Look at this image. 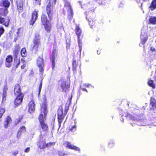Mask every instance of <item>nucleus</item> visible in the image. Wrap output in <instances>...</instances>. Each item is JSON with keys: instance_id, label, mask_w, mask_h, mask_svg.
Returning a JSON list of instances; mask_svg holds the SVG:
<instances>
[{"instance_id": "f257e3e1", "label": "nucleus", "mask_w": 156, "mask_h": 156, "mask_svg": "<svg viewBox=\"0 0 156 156\" xmlns=\"http://www.w3.org/2000/svg\"><path fill=\"white\" fill-rule=\"evenodd\" d=\"M33 43L31 45L30 49L31 51H36L40 44V36L39 34H36L34 38Z\"/></svg>"}, {"instance_id": "f03ea898", "label": "nucleus", "mask_w": 156, "mask_h": 156, "mask_svg": "<svg viewBox=\"0 0 156 156\" xmlns=\"http://www.w3.org/2000/svg\"><path fill=\"white\" fill-rule=\"evenodd\" d=\"M41 20L45 30L47 31H49L51 29V24L48 20L47 16L45 15H42Z\"/></svg>"}, {"instance_id": "7ed1b4c3", "label": "nucleus", "mask_w": 156, "mask_h": 156, "mask_svg": "<svg viewBox=\"0 0 156 156\" xmlns=\"http://www.w3.org/2000/svg\"><path fill=\"white\" fill-rule=\"evenodd\" d=\"M41 114L39 117L40 122H44L45 116L47 113V107L46 105L45 104H42L41 106Z\"/></svg>"}, {"instance_id": "20e7f679", "label": "nucleus", "mask_w": 156, "mask_h": 156, "mask_svg": "<svg viewBox=\"0 0 156 156\" xmlns=\"http://www.w3.org/2000/svg\"><path fill=\"white\" fill-rule=\"evenodd\" d=\"M54 5V2L53 3V0H50L49 3L47 7V13L50 19L53 13V5Z\"/></svg>"}, {"instance_id": "39448f33", "label": "nucleus", "mask_w": 156, "mask_h": 156, "mask_svg": "<svg viewBox=\"0 0 156 156\" xmlns=\"http://www.w3.org/2000/svg\"><path fill=\"white\" fill-rule=\"evenodd\" d=\"M65 6L67 8L68 18L70 19H71L73 15V9L70 6V3L67 1H65Z\"/></svg>"}, {"instance_id": "423d86ee", "label": "nucleus", "mask_w": 156, "mask_h": 156, "mask_svg": "<svg viewBox=\"0 0 156 156\" xmlns=\"http://www.w3.org/2000/svg\"><path fill=\"white\" fill-rule=\"evenodd\" d=\"M59 87L58 89L60 91H66L67 89L69 88L68 85L66 84V83L64 81H61L59 82Z\"/></svg>"}, {"instance_id": "0eeeda50", "label": "nucleus", "mask_w": 156, "mask_h": 156, "mask_svg": "<svg viewBox=\"0 0 156 156\" xmlns=\"http://www.w3.org/2000/svg\"><path fill=\"white\" fill-rule=\"evenodd\" d=\"M141 43L139 44L140 46H142V45L144 44L147 39V37L146 33L144 32V30H142L140 36Z\"/></svg>"}, {"instance_id": "6e6552de", "label": "nucleus", "mask_w": 156, "mask_h": 156, "mask_svg": "<svg viewBox=\"0 0 156 156\" xmlns=\"http://www.w3.org/2000/svg\"><path fill=\"white\" fill-rule=\"evenodd\" d=\"M57 56V51L56 50H54L52 51V55H51L50 59L52 63V67L53 69L55 66V61Z\"/></svg>"}, {"instance_id": "1a4fd4ad", "label": "nucleus", "mask_w": 156, "mask_h": 156, "mask_svg": "<svg viewBox=\"0 0 156 156\" xmlns=\"http://www.w3.org/2000/svg\"><path fill=\"white\" fill-rule=\"evenodd\" d=\"M64 145L66 147H68L69 149L75 150L76 151H80L79 147L71 144L69 142L66 141L64 143Z\"/></svg>"}, {"instance_id": "9d476101", "label": "nucleus", "mask_w": 156, "mask_h": 156, "mask_svg": "<svg viewBox=\"0 0 156 156\" xmlns=\"http://www.w3.org/2000/svg\"><path fill=\"white\" fill-rule=\"evenodd\" d=\"M75 31L76 33V34L77 35L78 37V42L79 43V45L80 47V51L81 52V48L80 47L81 46V45L80 44V41L79 40V37L81 34L82 32V30L80 29V28L79 27L78 25L76 26V28L75 29Z\"/></svg>"}, {"instance_id": "9b49d317", "label": "nucleus", "mask_w": 156, "mask_h": 156, "mask_svg": "<svg viewBox=\"0 0 156 156\" xmlns=\"http://www.w3.org/2000/svg\"><path fill=\"white\" fill-rule=\"evenodd\" d=\"M37 65L39 68L40 71L42 72L44 70V62L42 58L39 57L37 60Z\"/></svg>"}, {"instance_id": "f8f14e48", "label": "nucleus", "mask_w": 156, "mask_h": 156, "mask_svg": "<svg viewBox=\"0 0 156 156\" xmlns=\"http://www.w3.org/2000/svg\"><path fill=\"white\" fill-rule=\"evenodd\" d=\"M58 119L59 126L63 120V117L62 108H60L58 110Z\"/></svg>"}, {"instance_id": "ddd939ff", "label": "nucleus", "mask_w": 156, "mask_h": 156, "mask_svg": "<svg viewBox=\"0 0 156 156\" xmlns=\"http://www.w3.org/2000/svg\"><path fill=\"white\" fill-rule=\"evenodd\" d=\"M38 17L37 12L34 11L32 13V19L30 22V25H33L35 23Z\"/></svg>"}, {"instance_id": "4468645a", "label": "nucleus", "mask_w": 156, "mask_h": 156, "mask_svg": "<svg viewBox=\"0 0 156 156\" xmlns=\"http://www.w3.org/2000/svg\"><path fill=\"white\" fill-rule=\"evenodd\" d=\"M23 97V94H20L17 97L15 101V104L16 105L18 106L22 102Z\"/></svg>"}, {"instance_id": "2eb2a0df", "label": "nucleus", "mask_w": 156, "mask_h": 156, "mask_svg": "<svg viewBox=\"0 0 156 156\" xmlns=\"http://www.w3.org/2000/svg\"><path fill=\"white\" fill-rule=\"evenodd\" d=\"M12 57L11 55H9L7 56L6 59V62H5L6 66L8 68L10 67L11 66V63L12 61Z\"/></svg>"}, {"instance_id": "dca6fc26", "label": "nucleus", "mask_w": 156, "mask_h": 156, "mask_svg": "<svg viewBox=\"0 0 156 156\" xmlns=\"http://www.w3.org/2000/svg\"><path fill=\"white\" fill-rule=\"evenodd\" d=\"M10 20L9 18L5 19L0 16V23L3 24L6 27H8L9 25Z\"/></svg>"}, {"instance_id": "f3484780", "label": "nucleus", "mask_w": 156, "mask_h": 156, "mask_svg": "<svg viewBox=\"0 0 156 156\" xmlns=\"http://www.w3.org/2000/svg\"><path fill=\"white\" fill-rule=\"evenodd\" d=\"M35 106L33 101H32L30 102L28 105V111L30 113L33 112L35 111Z\"/></svg>"}, {"instance_id": "a211bd4d", "label": "nucleus", "mask_w": 156, "mask_h": 156, "mask_svg": "<svg viewBox=\"0 0 156 156\" xmlns=\"http://www.w3.org/2000/svg\"><path fill=\"white\" fill-rule=\"evenodd\" d=\"M53 144H55V143H50L46 144H45V142L44 141H42V142H39L38 144L39 147L41 149H43L47 147L50 146Z\"/></svg>"}, {"instance_id": "6ab92c4d", "label": "nucleus", "mask_w": 156, "mask_h": 156, "mask_svg": "<svg viewBox=\"0 0 156 156\" xmlns=\"http://www.w3.org/2000/svg\"><path fill=\"white\" fill-rule=\"evenodd\" d=\"M14 92L15 95L18 96L20 94H23L21 93L20 87L19 84H16L15 86Z\"/></svg>"}, {"instance_id": "aec40b11", "label": "nucleus", "mask_w": 156, "mask_h": 156, "mask_svg": "<svg viewBox=\"0 0 156 156\" xmlns=\"http://www.w3.org/2000/svg\"><path fill=\"white\" fill-rule=\"evenodd\" d=\"M8 88L7 85H5L3 88V93L2 94V103H3L6 100L7 95V91Z\"/></svg>"}, {"instance_id": "412c9836", "label": "nucleus", "mask_w": 156, "mask_h": 156, "mask_svg": "<svg viewBox=\"0 0 156 156\" xmlns=\"http://www.w3.org/2000/svg\"><path fill=\"white\" fill-rule=\"evenodd\" d=\"M150 108L153 110H156V104L155 100L153 98H151L150 100Z\"/></svg>"}, {"instance_id": "4be33fe9", "label": "nucleus", "mask_w": 156, "mask_h": 156, "mask_svg": "<svg viewBox=\"0 0 156 156\" xmlns=\"http://www.w3.org/2000/svg\"><path fill=\"white\" fill-rule=\"evenodd\" d=\"M151 10H153L156 8V0H153L150 6Z\"/></svg>"}, {"instance_id": "5701e85b", "label": "nucleus", "mask_w": 156, "mask_h": 156, "mask_svg": "<svg viewBox=\"0 0 156 156\" xmlns=\"http://www.w3.org/2000/svg\"><path fill=\"white\" fill-rule=\"evenodd\" d=\"M11 118L9 116L7 117L6 120L4 124L5 127L6 128L8 127V124L11 122Z\"/></svg>"}, {"instance_id": "b1692460", "label": "nucleus", "mask_w": 156, "mask_h": 156, "mask_svg": "<svg viewBox=\"0 0 156 156\" xmlns=\"http://www.w3.org/2000/svg\"><path fill=\"white\" fill-rule=\"evenodd\" d=\"M41 124V127L44 130L46 131L47 130V126L45 124L44 122H40Z\"/></svg>"}, {"instance_id": "393cba45", "label": "nucleus", "mask_w": 156, "mask_h": 156, "mask_svg": "<svg viewBox=\"0 0 156 156\" xmlns=\"http://www.w3.org/2000/svg\"><path fill=\"white\" fill-rule=\"evenodd\" d=\"M10 5V2L7 0H5L3 2V5L5 7H9Z\"/></svg>"}, {"instance_id": "a878e982", "label": "nucleus", "mask_w": 156, "mask_h": 156, "mask_svg": "<svg viewBox=\"0 0 156 156\" xmlns=\"http://www.w3.org/2000/svg\"><path fill=\"white\" fill-rule=\"evenodd\" d=\"M149 22L153 24H156V18L155 17H151L149 19Z\"/></svg>"}, {"instance_id": "bb28decb", "label": "nucleus", "mask_w": 156, "mask_h": 156, "mask_svg": "<svg viewBox=\"0 0 156 156\" xmlns=\"http://www.w3.org/2000/svg\"><path fill=\"white\" fill-rule=\"evenodd\" d=\"M115 142L113 140H110L108 144V147L110 148H112L114 146Z\"/></svg>"}, {"instance_id": "cd10ccee", "label": "nucleus", "mask_w": 156, "mask_h": 156, "mask_svg": "<svg viewBox=\"0 0 156 156\" xmlns=\"http://www.w3.org/2000/svg\"><path fill=\"white\" fill-rule=\"evenodd\" d=\"M126 116L127 117V118L130 119L134 121L136 120L137 121V119L135 117H134L132 115H126Z\"/></svg>"}, {"instance_id": "c85d7f7f", "label": "nucleus", "mask_w": 156, "mask_h": 156, "mask_svg": "<svg viewBox=\"0 0 156 156\" xmlns=\"http://www.w3.org/2000/svg\"><path fill=\"white\" fill-rule=\"evenodd\" d=\"M2 12L1 13V15L3 16H5L8 12V11L7 9H1Z\"/></svg>"}, {"instance_id": "c756f323", "label": "nucleus", "mask_w": 156, "mask_h": 156, "mask_svg": "<svg viewBox=\"0 0 156 156\" xmlns=\"http://www.w3.org/2000/svg\"><path fill=\"white\" fill-rule=\"evenodd\" d=\"M21 56L22 57L26 56L27 54L26 49L25 48H23L21 50Z\"/></svg>"}, {"instance_id": "7c9ffc66", "label": "nucleus", "mask_w": 156, "mask_h": 156, "mask_svg": "<svg viewBox=\"0 0 156 156\" xmlns=\"http://www.w3.org/2000/svg\"><path fill=\"white\" fill-rule=\"evenodd\" d=\"M57 27L58 29H63L62 24L61 22H58L57 25Z\"/></svg>"}, {"instance_id": "2f4dec72", "label": "nucleus", "mask_w": 156, "mask_h": 156, "mask_svg": "<svg viewBox=\"0 0 156 156\" xmlns=\"http://www.w3.org/2000/svg\"><path fill=\"white\" fill-rule=\"evenodd\" d=\"M148 84L151 87H152L153 88H154L155 87V85L153 83V81L151 80H149L148 82Z\"/></svg>"}, {"instance_id": "473e14b6", "label": "nucleus", "mask_w": 156, "mask_h": 156, "mask_svg": "<svg viewBox=\"0 0 156 156\" xmlns=\"http://www.w3.org/2000/svg\"><path fill=\"white\" fill-rule=\"evenodd\" d=\"M76 123H75V124L72 126L71 128H70L69 129L70 131H71L72 132H74L76 130Z\"/></svg>"}, {"instance_id": "72a5a7b5", "label": "nucleus", "mask_w": 156, "mask_h": 156, "mask_svg": "<svg viewBox=\"0 0 156 156\" xmlns=\"http://www.w3.org/2000/svg\"><path fill=\"white\" fill-rule=\"evenodd\" d=\"M77 66V64L76 60H73V70H75L76 69V67Z\"/></svg>"}, {"instance_id": "f704fd0d", "label": "nucleus", "mask_w": 156, "mask_h": 156, "mask_svg": "<svg viewBox=\"0 0 156 156\" xmlns=\"http://www.w3.org/2000/svg\"><path fill=\"white\" fill-rule=\"evenodd\" d=\"M26 130V128L24 126H22L19 129V130H20V132L22 133L25 132Z\"/></svg>"}, {"instance_id": "c9c22d12", "label": "nucleus", "mask_w": 156, "mask_h": 156, "mask_svg": "<svg viewBox=\"0 0 156 156\" xmlns=\"http://www.w3.org/2000/svg\"><path fill=\"white\" fill-rule=\"evenodd\" d=\"M89 25L91 26H92L93 25H94L95 24V23L94 21H93L91 19H89Z\"/></svg>"}, {"instance_id": "e433bc0d", "label": "nucleus", "mask_w": 156, "mask_h": 156, "mask_svg": "<svg viewBox=\"0 0 156 156\" xmlns=\"http://www.w3.org/2000/svg\"><path fill=\"white\" fill-rule=\"evenodd\" d=\"M35 2H34V3L35 4V5H40L41 0H35Z\"/></svg>"}, {"instance_id": "4c0bfd02", "label": "nucleus", "mask_w": 156, "mask_h": 156, "mask_svg": "<svg viewBox=\"0 0 156 156\" xmlns=\"http://www.w3.org/2000/svg\"><path fill=\"white\" fill-rule=\"evenodd\" d=\"M19 152V151L17 150H15L12 152V154L14 156L16 155Z\"/></svg>"}, {"instance_id": "58836bf2", "label": "nucleus", "mask_w": 156, "mask_h": 156, "mask_svg": "<svg viewBox=\"0 0 156 156\" xmlns=\"http://www.w3.org/2000/svg\"><path fill=\"white\" fill-rule=\"evenodd\" d=\"M4 32V29L2 27H0V37Z\"/></svg>"}, {"instance_id": "ea45409f", "label": "nucleus", "mask_w": 156, "mask_h": 156, "mask_svg": "<svg viewBox=\"0 0 156 156\" xmlns=\"http://www.w3.org/2000/svg\"><path fill=\"white\" fill-rule=\"evenodd\" d=\"M42 81H41L39 86V94H40V93L41 91V88H42Z\"/></svg>"}, {"instance_id": "a19ab883", "label": "nucleus", "mask_w": 156, "mask_h": 156, "mask_svg": "<svg viewBox=\"0 0 156 156\" xmlns=\"http://www.w3.org/2000/svg\"><path fill=\"white\" fill-rule=\"evenodd\" d=\"M83 87H89L90 86H91V85L88 83H84L82 85Z\"/></svg>"}, {"instance_id": "79ce46f5", "label": "nucleus", "mask_w": 156, "mask_h": 156, "mask_svg": "<svg viewBox=\"0 0 156 156\" xmlns=\"http://www.w3.org/2000/svg\"><path fill=\"white\" fill-rule=\"evenodd\" d=\"M22 133L20 132V130H19L17 135V137L19 139Z\"/></svg>"}, {"instance_id": "37998d69", "label": "nucleus", "mask_w": 156, "mask_h": 156, "mask_svg": "<svg viewBox=\"0 0 156 156\" xmlns=\"http://www.w3.org/2000/svg\"><path fill=\"white\" fill-rule=\"evenodd\" d=\"M58 154L59 155H60L61 156H64L66 154H65L64 152H62L61 151L59 152H58Z\"/></svg>"}, {"instance_id": "c03bdc74", "label": "nucleus", "mask_w": 156, "mask_h": 156, "mask_svg": "<svg viewBox=\"0 0 156 156\" xmlns=\"http://www.w3.org/2000/svg\"><path fill=\"white\" fill-rule=\"evenodd\" d=\"M17 5L18 7H19L20 8V9L22 8L23 6V4L22 3H20V5H19L17 2Z\"/></svg>"}, {"instance_id": "a18cd8bd", "label": "nucleus", "mask_w": 156, "mask_h": 156, "mask_svg": "<svg viewBox=\"0 0 156 156\" xmlns=\"http://www.w3.org/2000/svg\"><path fill=\"white\" fill-rule=\"evenodd\" d=\"M81 90H83V91H86L87 92H88V91H87V89H86L85 88H84V87H83L82 86H81Z\"/></svg>"}, {"instance_id": "49530a36", "label": "nucleus", "mask_w": 156, "mask_h": 156, "mask_svg": "<svg viewBox=\"0 0 156 156\" xmlns=\"http://www.w3.org/2000/svg\"><path fill=\"white\" fill-rule=\"evenodd\" d=\"M30 150V147H27L25 150L24 152L26 153L28 152Z\"/></svg>"}, {"instance_id": "de8ad7c7", "label": "nucleus", "mask_w": 156, "mask_h": 156, "mask_svg": "<svg viewBox=\"0 0 156 156\" xmlns=\"http://www.w3.org/2000/svg\"><path fill=\"white\" fill-rule=\"evenodd\" d=\"M123 3L122 2H120V3L119 5V6L120 7H122L123 5Z\"/></svg>"}, {"instance_id": "09e8293b", "label": "nucleus", "mask_w": 156, "mask_h": 156, "mask_svg": "<svg viewBox=\"0 0 156 156\" xmlns=\"http://www.w3.org/2000/svg\"><path fill=\"white\" fill-rule=\"evenodd\" d=\"M21 119H20V118H19V119H17V123L16 124H18L21 121Z\"/></svg>"}, {"instance_id": "8fccbe9b", "label": "nucleus", "mask_w": 156, "mask_h": 156, "mask_svg": "<svg viewBox=\"0 0 156 156\" xmlns=\"http://www.w3.org/2000/svg\"><path fill=\"white\" fill-rule=\"evenodd\" d=\"M26 65L24 64H23V65H22L21 66V68L22 69H23L25 66Z\"/></svg>"}, {"instance_id": "3c124183", "label": "nucleus", "mask_w": 156, "mask_h": 156, "mask_svg": "<svg viewBox=\"0 0 156 156\" xmlns=\"http://www.w3.org/2000/svg\"><path fill=\"white\" fill-rule=\"evenodd\" d=\"M81 7L82 8H83V9H87V6L86 5H83V6H82Z\"/></svg>"}, {"instance_id": "603ef678", "label": "nucleus", "mask_w": 156, "mask_h": 156, "mask_svg": "<svg viewBox=\"0 0 156 156\" xmlns=\"http://www.w3.org/2000/svg\"><path fill=\"white\" fill-rule=\"evenodd\" d=\"M97 52L98 55L100 54L101 53L100 51L99 50L97 51Z\"/></svg>"}, {"instance_id": "864d4df0", "label": "nucleus", "mask_w": 156, "mask_h": 156, "mask_svg": "<svg viewBox=\"0 0 156 156\" xmlns=\"http://www.w3.org/2000/svg\"><path fill=\"white\" fill-rule=\"evenodd\" d=\"M56 0H54V4L55 5L56 2Z\"/></svg>"}, {"instance_id": "5fc2aeb1", "label": "nucleus", "mask_w": 156, "mask_h": 156, "mask_svg": "<svg viewBox=\"0 0 156 156\" xmlns=\"http://www.w3.org/2000/svg\"><path fill=\"white\" fill-rule=\"evenodd\" d=\"M151 50L152 51H154L155 49L154 48L152 49V48H151Z\"/></svg>"}, {"instance_id": "6e6d98bb", "label": "nucleus", "mask_w": 156, "mask_h": 156, "mask_svg": "<svg viewBox=\"0 0 156 156\" xmlns=\"http://www.w3.org/2000/svg\"><path fill=\"white\" fill-rule=\"evenodd\" d=\"M142 120H141L138 119V121L141 122Z\"/></svg>"}, {"instance_id": "4d7b16f0", "label": "nucleus", "mask_w": 156, "mask_h": 156, "mask_svg": "<svg viewBox=\"0 0 156 156\" xmlns=\"http://www.w3.org/2000/svg\"><path fill=\"white\" fill-rule=\"evenodd\" d=\"M142 0L144 2H145L146 1V0Z\"/></svg>"}, {"instance_id": "13d9d810", "label": "nucleus", "mask_w": 156, "mask_h": 156, "mask_svg": "<svg viewBox=\"0 0 156 156\" xmlns=\"http://www.w3.org/2000/svg\"><path fill=\"white\" fill-rule=\"evenodd\" d=\"M155 121H156V118H155V119H154V122Z\"/></svg>"}, {"instance_id": "bf43d9fd", "label": "nucleus", "mask_w": 156, "mask_h": 156, "mask_svg": "<svg viewBox=\"0 0 156 156\" xmlns=\"http://www.w3.org/2000/svg\"><path fill=\"white\" fill-rule=\"evenodd\" d=\"M87 12H85V14H86V15H87Z\"/></svg>"}, {"instance_id": "052dcab7", "label": "nucleus", "mask_w": 156, "mask_h": 156, "mask_svg": "<svg viewBox=\"0 0 156 156\" xmlns=\"http://www.w3.org/2000/svg\"><path fill=\"white\" fill-rule=\"evenodd\" d=\"M19 64H18V65L19 64V63H20V61H19Z\"/></svg>"}, {"instance_id": "680f3d73", "label": "nucleus", "mask_w": 156, "mask_h": 156, "mask_svg": "<svg viewBox=\"0 0 156 156\" xmlns=\"http://www.w3.org/2000/svg\"><path fill=\"white\" fill-rule=\"evenodd\" d=\"M154 126H156V125H154Z\"/></svg>"}, {"instance_id": "e2e57ef3", "label": "nucleus", "mask_w": 156, "mask_h": 156, "mask_svg": "<svg viewBox=\"0 0 156 156\" xmlns=\"http://www.w3.org/2000/svg\"><path fill=\"white\" fill-rule=\"evenodd\" d=\"M136 1H137V2H138L137 1V0H136Z\"/></svg>"}]
</instances>
